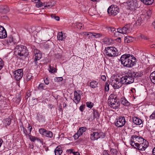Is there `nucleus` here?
<instances>
[{
    "label": "nucleus",
    "mask_w": 155,
    "mask_h": 155,
    "mask_svg": "<svg viewBox=\"0 0 155 155\" xmlns=\"http://www.w3.org/2000/svg\"><path fill=\"white\" fill-rule=\"evenodd\" d=\"M136 58L132 55L128 54L122 55L120 59L122 64L127 68L132 67L135 63Z\"/></svg>",
    "instance_id": "nucleus-1"
},
{
    "label": "nucleus",
    "mask_w": 155,
    "mask_h": 155,
    "mask_svg": "<svg viewBox=\"0 0 155 155\" xmlns=\"http://www.w3.org/2000/svg\"><path fill=\"white\" fill-rule=\"evenodd\" d=\"M108 102L109 106L113 109H118L120 104L119 99L114 94H111L110 95Z\"/></svg>",
    "instance_id": "nucleus-2"
},
{
    "label": "nucleus",
    "mask_w": 155,
    "mask_h": 155,
    "mask_svg": "<svg viewBox=\"0 0 155 155\" xmlns=\"http://www.w3.org/2000/svg\"><path fill=\"white\" fill-rule=\"evenodd\" d=\"M123 81L121 77L119 76H112L110 79L111 85L114 89H118L121 87L123 84Z\"/></svg>",
    "instance_id": "nucleus-3"
},
{
    "label": "nucleus",
    "mask_w": 155,
    "mask_h": 155,
    "mask_svg": "<svg viewBox=\"0 0 155 155\" xmlns=\"http://www.w3.org/2000/svg\"><path fill=\"white\" fill-rule=\"evenodd\" d=\"M15 53L20 57H26L28 55L27 48L25 46L23 45L17 47L15 49Z\"/></svg>",
    "instance_id": "nucleus-4"
},
{
    "label": "nucleus",
    "mask_w": 155,
    "mask_h": 155,
    "mask_svg": "<svg viewBox=\"0 0 155 155\" xmlns=\"http://www.w3.org/2000/svg\"><path fill=\"white\" fill-rule=\"evenodd\" d=\"M91 131L93 133L91 134L90 138L92 140H97L101 137L103 138L105 136L104 133L101 131H98L97 130L92 129Z\"/></svg>",
    "instance_id": "nucleus-5"
},
{
    "label": "nucleus",
    "mask_w": 155,
    "mask_h": 155,
    "mask_svg": "<svg viewBox=\"0 0 155 155\" xmlns=\"http://www.w3.org/2000/svg\"><path fill=\"white\" fill-rule=\"evenodd\" d=\"M143 138L137 135H133L131 137L130 140V145L134 148L137 146L139 144L143 141Z\"/></svg>",
    "instance_id": "nucleus-6"
},
{
    "label": "nucleus",
    "mask_w": 155,
    "mask_h": 155,
    "mask_svg": "<svg viewBox=\"0 0 155 155\" xmlns=\"http://www.w3.org/2000/svg\"><path fill=\"white\" fill-rule=\"evenodd\" d=\"M116 48L113 47L106 48L105 51L106 55L109 57H113L116 55Z\"/></svg>",
    "instance_id": "nucleus-7"
},
{
    "label": "nucleus",
    "mask_w": 155,
    "mask_h": 155,
    "mask_svg": "<svg viewBox=\"0 0 155 155\" xmlns=\"http://www.w3.org/2000/svg\"><path fill=\"white\" fill-rule=\"evenodd\" d=\"M137 6V0H132L127 2L126 7L127 9L131 12H134Z\"/></svg>",
    "instance_id": "nucleus-8"
},
{
    "label": "nucleus",
    "mask_w": 155,
    "mask_h": 155,
    "mask_svg": "<svg viewBox=\"0 0 155 155\" xmlns=\"http://www.w3.org/2000/svg\"><path fill=\"white\" fill-rule=\"evenodd\" d=\"M121 78L123 81V84H130L133 83L134 81V79L130 73H128L125 76L122 77Z\"/></svg>",
    "instance_id": "nucleus-9"
},
{
    "label": "nucleus",
    "mask_w": 155,
    "mask_h": 155,
    "mask_svg": "<svg viewBox=\"0 0 155 155\" xmlns=\"http://www.w3.org/2000/svg\"><path fill=\"white\" fill-rule=\"evenodd\" d=\"M107 12L109 14L114 16L119 12V9L117 5H112L108 8Z\"/></svg>",
    "instance_id": "nucleus-10"
},
{
    "label": "nucleus",
    "mask_w": 155,
    "mask_h": 155,
    "mask_svg": "<svg viewBox=\"0 0 155 155\" xmlns=\"http://www.w3.org/2000/svg\"><path fill=\"white\" fill-rule=\"evenodd\" d=\"M38 132L40 134L45 137L49 138H52L53 137V134L51 131L47 130L44 128L39 129Z\"/></svg>",
    "instance_id": "nucleus-11"
},
{
    "label": "nucleus",
    "mask_w": 155,
    "mask_h": 155,
    "mask_svg": "<svg viewBox=\"0 0 155 155\" xmlns=\"http://www.w3.org/2000/svg\"><path fill=\"white\" fill-rule=\"evenodd\" d=\"M117 32L123 34L129 33L131 31V28L130 24H127L124 26L122 28H118L117 29Z\"/></svg>",
    "instance_id": "nucleus-12"
},
{
    "label": "nucleus",
    "mask_w": 155,
    "mask_h": 155,
    "mask_svg": "<svg viewBox=\"0 0 155 155\" xmlns=\"http://www.w3.org/2000/svg\"><path fill=\"white\" fill-rule=\"evenodd\" d=\"M81 91L77 90L74 92V96L73 98V101L76 104H77L80 102L81 99V95L82 94Z\"/></svg>",
    "instance_id": "nucleus-13"
},
{
    "label": "nucleus",
    "mask_w": 155,
    "mask_h": 155,
    "mask_svg": "<svg viewBox=\"0 0 155 155\" xmlns=\"http://www.w3.org/2000/svg\"><path fill=\"white\" fill-rule=\"evenodd\" d=\"M148 142L143 139V141H142V142L139 143L136 148L140 150L144 151L148 147Z\"/></svg>",
    "instance_id": "nucleus-14"
},
{
    "label": "nucleus",
    "mask_w": 155,
    "mask_h": 155,
    "mask_svg": "<svg viewBox=\"0 0 155 155\" xmlns=\"http://www.w3.org/2000/svg\"><path fill=\"white\" fill-rule=\"evenodd\" d=\"M23 74L22 69H18L14 72L13 76L16 81H19L22 78Z\"/></svg>",
    "instance_id": "nucleus-15"
},
{
    "label": "nucleus",
    "mask_w": 155,
    "mask_h": 155,
    "mask_svg": "<svg viewBox=\"0 0 155 155\" xmlns=\"http://www.w3.org/2000/svg\"><path fill=\"white\" fill-rule=\"evenodd\" d=\"M34 53L35 54V59L34 62L35 64H37V61L40 60L42 56V54L41 51L39 50L35 49L34 50Z\"/></svg>",
    "instance_id": "nucleus-16"
},
{
    "label": "nucleus",
    "mask_w": 155,
    "mask_h": 155,
    "mask_svg": "<svg viewBox=\"0 0 155 155\" xmlns=\"http://www.w3.org/2000/svg\"><path fill=\"white\" fill-rule=\"evenodd\" d=\"M126 120L124 117L120 116L118 119H117L116 121L115 122L116 126L118 127H121L125 124Z\"/></svg>",
    "instance_id": "nucleus-17"
},
{
    "label": "nucleus",
    "mask_w": 155,
    "mask_h": 155,
    "mask_svg": "<svg viewBox=\"0 0 155 155\" xmlns=\"http://www.w3.org/2000/svg\"><path fill=\"white\" fill-rule=\"evenodd\" d=\"M7 36V32L2 26L0 25V38H4Z\"/></svg>",
    "instance_id": "nucleus-18"
},
{
    "label": "nucleus",
    "mask_w": 155,
    "mask_h": 155,
    "mask_svg": "<svg viewBox=\"0 0 155 155\" xmlns=\"http://www.w3.org/2000/svg\"><path fill=\"white\" fill-rule=\"evenodd\" d=\"M62 152V148L60 146L57 147L54 150L55 155H61Z\"/></svg>",
    "instance_id": "nucleus-19"
},
{
    "label": "nucleus",
    "mask_w": 155,
    "mask_h": 155,
    "mask_svg": "<svg viewBox=\"0 0 155 155\" xmlns=\"http://www.w3.org/2000/svg\"><path fill=\"white\" fill-rule=\"evenodd\" d=\"M133 120L134 123L137 125H140L142 124V120L136 117H133Z\"/></svg>",
    "instance_id": "nucleus-20"
},
{
    "label": "nucleus",
    "mask_w": 155,
    "mask_h": 155,
    "mask_svg": "<svg viewBox=\"0 0 155 155\" xmlns=\"http://www.w3.org/2000/svg\"><path fill=\"white\" fill-rule=\"evenodd\" d=\"M66 37L64 34H63L62 32H59L58 34V39L59 40H64Z\"/></svg>",
    "instance_id": "nucleus-21"
},
{
    "label": "nucleus",
    "mask_w": 155,
    "mask_h": 155,
    "mask_svg": "<svg viewBox=\"0 0 155 155\" xmlns=\"http://www.w3.org/2000/svg\"><path fill=\"white\" fill-rule=\"evenodd\" d=\"M3 99H1L0 101V110H2L4 109V108L5 107L6 101H4Z\"/></svg>",
    "instance_id": "nucleus-22"
},
{
    "label": "nucleus",
    "mask_w": 155,
    "mask_h": 155,
    "mask_svg": "<svg viewBox=\"0 0 155 155\" xmlns=\"http://www.w3.org/2000/svg\"><path fill=\"white\" fill-rule=\"evenodd\" d=\"M87 130L86 127H80L77 132L79 134V135H82L83 133L85 132Z\"/></svg>",
    "instance_id": "nucleus-23"
},
{
    "label": "nucleus",
    "mask_w": 155,
    "mask_h": 155,
    "mask_svg": "<svg viewBox=\"0 0 155 155\" xmlns=\"http://www.w3.org/2000/svg\"><path fill=\"white\" fill-rule=\"evenodd\" d=\"M120 101L121 104L124 106H127L130 105L129 102L125 97L121 98Z\"/></svg>",
    "instance_id": "nucleus-24"
},
{
    "label": "nucleus",
    "mask_w": 155,
    "mask_h": 155,
    "mask_svg": "<svg viewBox=\"0 0 155 155\" xmlns=\"http://www.w3.org/2000/svg\"><path fill=\"white\" fill-rule=\"evenodd\" d=\"M132 77H139L142 76L143 75V73L141 72H131Z\"/></svg>",
    "instance_id": "nucleus-25"
},
{
    "label": "nucleus",
    "mask_w": 155,
    "mask_h": 155,
    "mask_svg": "<svg viewBox=\"0 0 155 155\" xmlns=\"http://www.w3.org/2000/svg\"><path fill=\"white\" fill-rule=\"evenodd\" d=\"M38 121L40 122H43L45 121V117L42 115L40 114L38 115Z\"/></svg>",
    "instance_id": "nucleus-26"
},
{
    "label": "nucleus",
    "mask_w": 155,
    "mask_h": 155,
    "mask_svg": "<svg viewBox=\"0 0 155 155\" xmlns=\"http://www.w3.org/2000/svg\"><path fill=\"white\" fill-rule=\"evenodd\" d=\"M150 78L151 81L155 84V71L150 74Z\"/></svg>",
    "instance_id": "nucleus-27"
},
{
    "label": "nucleus",
    "mask_w": 155,
    "mask_h": 155,
    "mask_svg": "<svg viewBox=\"0 0 155 155\" xmlns=\"http://www.w3.org/2000/svg\"><path fill=\"white\" fill-rule=\"evenodd\" d=\"M140 1L145 5H149L153 3V0H141Z\"/></svg>",
    "instance_id": "nucleus-28"
},
{
    "label": "nucleus",
    "mask_w": 155,
    "mask_h": 155,
    "mask_svg": "<svg viewBox=\"0 0 155 155\" xmlns=\"http://www.w3.org/2000/svg\"><path fill=\"white\" fill-rule=\"evenodd\" d=\"M140 1L145 5H149L153 3V0H141Z\"/></svg>",
    "instance_id": "nucleus-29"
},
{
    "label": "nucleus",
    "mask_w": 155,
    "mask_h": 155,
    "mask_svg": "<svg viewBox=\"0 0 155 155\" xmlns=\"http://www.w3.org/2000/svg\"><path fill=\"white\" fill-rule=\"evenodd\" d=\"M11 122V119L9 118H7L4 120V123L5 125L6 126L10 125Z\"/></svg>",
    "instance_id": "nucleus-30"
},
{
    "label": "nucleus",
    "mask_w": 155,
    "mask_h": 155,
    "mask_svg": "<svg viewBox=\"0 0 155 155\" xmlns=\"http://www.w3.org/2000/svg\"><path fill=\"white\" fill-rule=\"evenodd\" d=\"M142 18L140 17H138L135 21V24L137 25H140L142 22Z\"/></svg>",
    "instance_id": "nucleus-31"
},
{
    "label": "nucleus",
    "mask_w": 155,
    "mask_h": 155,
    "mask_svg": "<svg viewBox=\"0 0 155 155\" xmlns=\"http://www.w3.org/2000/svg\"><path fill=\"white\" fill-rule=\"evenodd\" d=\"M98 82L96 81H92L90 82V86L93 88H95L97 87Z\"/></svg>",
    "instance_id": "nucleus-32"
},
{
    "label": "nucleus",
    "mask_w": 155,
    "mask_h": 155,
    "mask_svg": "<svg viewBox=\"0 0 155 155\" xmlns=\"http://www.w3.org/2000/svg\"><path fill=\"white\" fill-rule=\"evenodd\" d=\"M134 38L131 37L127 36L125 38V41L127 43H130L133 41Z\"/></svg>",
    "instance_id": "nucleus-33"
},
{
    "label": "nucleus",
    "mask_w": 155,
    "mask_h": 155,
    "mask_svg": "<svg viewBox=\"0 0 155 155\" xmlns=\"http://www.w3.org/2000/svg\"><path fill=\"white\" fill-rule=\"evenodd\" d=\"M32 2L36 3V6L38 8H40L41 6L42 2L40 0H31Z\"/></svg>",
    "instance_id": "nucleus-34"
},
{
    "label": "nucleus",
    "mask_w": 155,
    "mask_h": 155,
    "mask_svg": "<svg viewBox=\"0 0 155 155\" xmlns=\"http://www.w3.org/2000/svg\"><path fill=\"white\" fill-rule=\"evenodd\" d=\"M46 86L43 83H41L38 85V88L39 90H45Z\"/></svg>",
    "instance_id": "nucleus-35"
},
{
    "label": "nucleus",
    "mask_w": 155,
    "mask_h": 155,
    "mask_svg": "<svg viewBox=\"0 0 155 155\" xmlns=\"http://www.w3.org/2000/svg\"><path fill=\"white\" fill-rule=\"evenodd\" d=\"M2 12L4 14H6L9 12V9L8 7H2Z\"/></svg>",
    "instance_id": "nucleus-36"
},
{
    "label": "nucleus",
    "mask_w": 155,
    "mask_h": 155,
    "mask_svg": "<svg viewBox=\"0 0 155 155\" xmlns=\"http://www.w3.org/2000/svg\"><path fill=\"white\" fill-rule=\"evenodd\" d=\"M55 4V2L54 1H51L49 3H47L46 6L48 8H50L54 5Z\"/></svg>",
    "instance_id": "nucleus-37"
},
{
    "label": "nucleus",
    "mask_w": 155,
    "mask_h": 155,
    "mask_svg": "<svg viewBox=\"0 0 155 155\" xmlns=\"http://www.w3.org/2000/svg\"><path fill=\"white\" fill-rule=\"evenodd\" d=\"M92 35L96 38H100L102 36V35L101 33H95L94 32L91 33Z\"/></svg>",
    "instance_id": "nucleus-38"
},
{
    "label": "nucleus",
    "mask_w": 155,
    "mask_h": 155,
    "mask_svg": "<svg viewBox=\"0 0 155 155\" xmlns=\"http://www.w3.org/2000/svg\"><path fill=\"white\" fill-rule=\"evenodd\" d=\"M28 135L29 136V139L31 141L34 142L37 140V137L33 136H32L30 134H28Z\"/></svg>",
    "instance_id": "nucleus-39"
},
{
    "label": "nucleus",
    "mask_w": 155,
    "mask_h": 155,
    "mask_svg": "<svg viewBox=\"0 0 155 155\" xmlns=\"http://www.w3.org/2000/svg\"><path fill=\"white\" fill-rule=\"evenodd\" d=\"M32 76L31 73H28L26 76V80L27 81L30 80L32 78Z\"/></svg>",
    "instance_id": "nucleus-40"
},
{
    "label": "nucleus",
    "mask_w": 155,
    "mask_h": 155,
    "mask_svg": "<svg viewBox=\"0 0 155 155\" xmlns=\"http://www.w3.org/2000/svg\"><path fill=\"white\" fill-rule=\"evenodd\" d=\"M86 105L88 107L91 108L93 106V104L91 102H88L86 103Z\"/></svg>",
    "instance_id": "nucleus-41"
},
{
    "label": "nucleus",
    "mask_w": 155,
    "mask_h": 155,
    "mask_svg": "<svg viewBox=\"0 0 155 155\" xmlns=\"http://www.w3.org/2000/svg\"><path fill=\"white\" fill-rule=\"evenodd\" d=\"M51 17L52 18L58 21H59L60 19V18L58 16H56L54 15H51Z\"/></svg>",
    "instance_id": "nucleus-42"
},
{
    "label": "nucleus",
    "mask_w": 155,
    "mask_h": 155,
    "mask_svg": "<svg viewBox=\"0 0 155 155\" xmlns=\"http://www.w3.org/2000/svg\"><path fill=\"white\" fill-rule=\"evenodd\" d=\"M54 80L57 82H59L63 80V78L62 77L55 78Z\"/></svg>",
    "instance_id": "nucleus-43"
},
{
    "label": "nucleus",
    "mask_w": 155,
    "mask_h": 155,
    "mask_svg": "<svg viewBox=\"0 0 155 155\" xmlns=\"http://www.w3.org/2000/svg\"><path fill=\"white\" fill-rule=\"evenodd\" d=\"M3 66V61L0 58V71L2 69Z\"/></svg>",
    "instance_id": "nucleus-44"
},
{
    "label": "nucleus",
    "mask_w": 155,
    "mask_h": 155,
    "mask_svg": "<svg viewBox=\"0 0 155 155\" xmlns=\"http://www.w3.org/2000/svg\"><path fill=\"white\" fill-rule=\"evenodd\" d=\"M50 70L49 71L52 73H54L56 72V70H55V68L53 67H51V65L49 66Z\"/></svg>",
    "instance_id": "nucleus-45"
},
{
    "label": "nucleus",
    "mask_w": 155,
    "mask_h": 155,
    "mask_svg": "<svg viewBox=\"0 0 155 155\" xmlns=\"http://www.w3.org/2000/svg\"><path fill=\"white\" fill-rule=\"evenodd\" d=\"M109 84L108 83H106L105 85V91H107L109 90Z\"/></svg>",
    "instance_id": "nucleus-46"
},
{
    "label": "nucleus",
    "mask_w": 155,
    "mask_h": 155,
    "mask_svg": "<svg viewBox=\"0 0 155 155\" xmlns=\"http://www.w3.org/2000/svg\"><path fill=\"white\" fill-rule=\"evenodd\" d=\"M80 136H81L79 135V133L78 134V132H77V133L74 135V137L75 140H76L78 139Z\"/></svg>",
    "instance_id": "nucleus-47"
},
{
    "label": "nucleus",
    "mask_w": 155,
    "mask_h": 155,
    "mask_svg": "<svg viewBox=\"0 0 155 155\" xmlns=\"http://www.w3.org/2000/svg\"><path fill=\"white\" fill-rule=\"evenodd\" d=\"M111 153L114 155H117V151L116 149H112L111 150Z\"/></svg>",
    "instance_id": "nucleus-48"
},
{
    "label": "nucleus",
    "mask_w": 155,
    "mask_h": 155,
    "mask_svg": "<svg viewBox=\"0 0 155 155\" xmlns=\"http://www.w3.org/2000/svg\"><path fill=\"white\" fill-rule=\"evenodd\" d=\"M150 118L152 119H155V110L152 114L150 116Z\"/></svg>",
    "instance_id": "nucleus-49"
},
{
    "label": "nucleus",
    "mask_w": 155,
    "mask_h": 155,
    "mask_svg": "<svg viewBox=\"0 0 155 155\" xmlns=\"http://www.w3.org/2000/svg\"><path fill=\"white\" fill-rule=\"evenodd\" d=\"M28 128L29 130V132L28 133V134H31V132L32 130V127L30 125V124H28Z\"/></svg>",
    "instance_id": "nucleus-50"
},
{
    "label": "nucleus",
    "mask_w": 155,
    "mask_h": 155,
    "mask_svg": "<svg viewBox=\"0 0 155 155\" xmlns=\"http://www.w3.org/2000/svg\"><path fill=\"white\" fill-rule=\"evenodd\" d=\"M77 25L78 28L80 29H81L83 25V24L80 23H78Z\"/></svg>",
    "instance_id": "nucleus-51"
},
{
    "label": "nucleus",
    "mask_w": 155,
    "mask_h": 155,
    "mask_svg": "<svg viewBox=\"0 0 155 155\" xmlns=\"http://www.w3.org/2000/svg\"><path fill=\"white\" fill-rule=\"evenodd\" d=\"M7 42L8 43H11L13 41V39L12 37H10L8 39H7Z\"/></svg>",
    "instance_id": "nucleus-52"
},
{
    "label": "nucleus",
    "mask_w": 155,
    "mask_h": 155,
    "mask_svg": "<svg viewBox=\"0 0 155 155\" xmlns=\"http://www.w3.org/2000/svg\"><path fill=\"white\" fill-rule=\"evenodd\" d=\"M45 84L46 85H48L49 83V81L47 78L44 80Z\"/></svg>",
    "instance_id": "nucleus-53"
},
{
    "label": "nucleus",
    "mask_w": 155,
    "mask_h": 155,
    "mask_svg": "<svg viewBox=\"0 0 155 155\" xmlns=\"http://www.w3.org/2000/svg\"><path fill=\"white\" fill-rule=\"evenodd\" d=\"M85 106L84 105H81L79 107L80 110L82 112L84 110V108Z\"/></svg>",
    "instance_id": "nucleus-54"
},
{
    "label": "nucleus",
    "mask_w": 155,
    "mask_h": 155,
    "mask_svg": "<svg viewBox=\"0 0 155 155\" xmlns=\"http://www.w3.org/2000/svg\"><path fill=\"white\" fill-rule=\"evenodd\" d=\"M23 130L24 133L25 134L26 136L27 135H28V134L27 130L25 129V128L24 127H23Z\"/></svg>",
    "instance_id": "nucleus-55"
},
{
    "label": "nucleus",
    "mask_w": 155,
    "mask_h": 155,
    "mask_svg": "<svg viewBox=\"0 0 155 155\" xmlns=\"http://www.w3.org/2000/svg\"><path fill=\"white\" fill-rule=\"evenodd\" d=\"M101 79L104 81H105L106 80V78L105 75H102L101 77Z\"/></svg>",
    "instance_id": "nucleus-56"
},
{
    "label": "nucleus",
    "mask_w": 155,
    "mask_h": 155,
    "mask_svg": "<svg viewBox=\"0 0 155 155\" xmlns=\"http://www.w3.org/2000/svg\"><path fill=\"white\" fill-rule=\"evenodd\" d=\"M111 31H113V32L114 34V35H117V34L118 33V32H114V31H115V28H110Z\"/></svg>",
    "instance_id": "nucleus-57"
},
{
    "label": "nucleus",
    "mask_w": 155,
    "mask_h": 155,
    "mask_svg": "<svg viewBox=\"0 0 155 155\" xmlns=\"http://www.w3.org/2000/svg\"><path fill=\"white\" fill-rule=\"evenodd\" d=\"M103 155H110L108 153L106 150H104L103 153Z\"/></svg>",
    "instance_id": "nucleus-58"
},
{
    "label": "nucleus",
    "mask_w": 155,
    "mask_h": 155,
    "mask_svg": "<svg viewBox=\"0 0 155 155\" xmlns=\"http://www.w3.org/2000/svg\"><path fill=\"white\" fill-rule=\"evenodd\" d=\"M42 4L41 6L40 7H42L43 6L44 7H47V6H46L47 3H42Z\"/></svg>",
    "instance_id": "nucleus-59"
},
{
    "label": "nucleus",
    "mask_w": 155,
    "mask_h": 155,
    "mask_svg": "<svg viewBox=\"0 0 155 155\" xmlns=\"http://www.w3.org/2000/svg\"><path fill=\"white\" fill-rule=\"evenodd\" d=\"M36 140L37 141L40 142L42 144V143H43V141H42V140H41L40 139H39L38 138H37V139Z\"/></svg>",
    "instance_id": "nucleus-60"
},
{
    "label": "nucleus",
    "mask_w": 155,
    "mask_h": 155,
    "mask_svg": "<svg viewBox=\"0 0 155 155\" xmlns=\"http://www.w3.org/2000/svg\"><path fill=\"white\" fill-rule=\"evenodd\" d=\"M72 153L74 155H79L80 154L79 152H72Z\"/></svg>",
    "instance_id": "nucleus-61"
},
{
    "label": "nucleus",
    "mask_w": 155,
    "mask_h": 155,
    "mask_svg": "<svg viewBox=\"0 0 155 155\" xmlns=\"http://www.w3.org/2000/svg\"><path fill=\"white\" fill-rule=\"evenodd\" d=\"M152 152L153 155H155V147L153 149Z\"/></svg>",
    "instance_id": "nucleus-62"
},
{
    "label": "nucleus",
    "mask_w": 155,
    "mask_h": 155,
    "mask_svg": "<svg viewBox=\"0 0 155 155\" xmlns=\"http://www.w3.org/2000/svg\"><path fill=\"white\" fill-rule=\"evenodd\" d=\"M16 101H17V103H19L20 102L21 100L19 98H17L16 99Z\"/></svg>",
    "instance_id": "nucleus-63"
},
{
    "label": "nucleus",
    "mask_w": 155,
    "mask_h": 155,
    "mask_svg": "<svg viewBox=\"0 0 155 155\" xmlns=\"http://www.w3.org/2000/svg\"><path fill=\"white\" fill-rule=\"evenodd\" d=\"M86 33H87L86 32H81L80 33V34L82 35H86Z\"/></svg>",
    "instance_id": "nucleus-64"
}]
</instances>
